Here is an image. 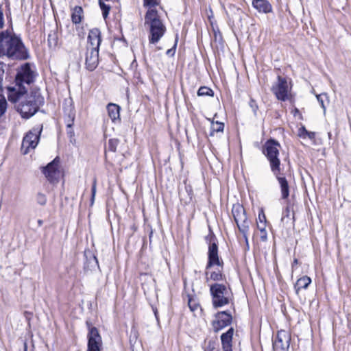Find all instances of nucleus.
I'll return each mask as SVG.
<instances>
[{
  "label": "nucleus",
  "mask_w": 351,
  "mask_h": 351,
  "mask_svg": "<svg viewBox=\"0 0 351 351\" xmlns=\"http://www.w3.org/2000/svg\"><path fill=\"white\" fill-rule=\"evenodd\" d=\"M34 72L29 64H26L22 71L17 73L14 86L7 87L8 100L12 103H19L16 105V110L25 119H29L35 114L43 103V97L37 92L32 93L22 100L23 95L27 92L25 84L29 85L34 82Z\"/></svg>",
  "instance_id": "f257e3e1"
},
{
  "label": "nucleus",
  "mask_w": 351,
  "mask_h": 351,
  "mask_svg": "<svg viewBox=\"0 0 351 351\" xmlns=\"http://www.w3.org/2000/svg\"><path fill=\"white\" fill-rule=\"evenodd\" d=\"M3 56L12 60H27L29 57L21 38L12 28L0 32V58Z\"/></svg>",
  "instance_id": "f03ea898"
},
{
  "label": "nucleus",
  "mask_w": 351,
  "mask_h": 351,
  "mask_svg": "<svg viewBox=\"0 0 351 351\" xmlns=\"http://www.w3.org/2000/svg\"><path fill=\"white\" fill-rule=\"evenodd\" d=\"M145 25L149 27V42L157 43L165 33L166 27L156 9H149L145 16Z\"/></svg>",
  "instance_id": "7ed1b4c3"
},
{
  "label": "nucleus",
  "mask_w": 351,
  "mask_h": 351,
  "mask_svg": "<svg viewBox=\"0 0 351 351\" xmlns=\"http://www.w3.org/2000/svg\"><path fill=\"white\" fill-rule=\"evenodd\" d=\"M210 293L214 308H217L228 304L232 300L230 287L223 284L215 283L210 286Z\"/></svg>",
  "instance_id": "20e7f679"
},
{
  "label": "nucleus",
  "mask_w": 351,
  "mask_h": 351,
  "mask_svg": "<svg viewBox=\"0 0 351 351\" xmlns=\"http://www.w3.org/2000/svg\"><path fill=\"white\" fill-rule=\"evenodd\" d=\"M280 147L281 145L278 141L272 138L267 140L263 147V153L269 160L273 173L280 171V160L278 158Z\"/></svg>",
  "instance_id": "39448f33"
},
{
  "label": "nucleus",
  "mask_w": 351,
  "mask_h": 351,
  "mask_svg": "<svg viewBox=\"0 0 351 351\" xmlns=\"http://www.w3.org/2000/svg\"><path fill=\"white\" fill-rule=\"evenodd\" d=\"M209 231V234L205 237V240L208 244L206 269H209L214 266H218L222 269L223 266V261L220 258L218 254L217 239L210 229Z\"/></svg>",
  "instance_id": "423d86ee"
},
{
  "label": "nucleus",
  "mask_w": 351,
  "mask_h": 351,
  "mask_svg": "<svg viewBox=\"0 0 351 351\" xmlns=\"http://www.w3.org/2000/svg\"><path fill=\"white\" fill-rule=\"evenodd\" d=\"M42 130L43 126L41 125L40 127L34 128L26 134L21 145V151L23 154H27L30 149H33L37 146Z\"/></svg>",
  "instance_id": "0eeeda50"
},
{
  "label": "nucleus",
  "mask_w": 351,
  "mask_h": 351,
  "mask_svg": "<svg viewBox=\"0 0 351 351\" xmlns=\"http://www.w3.org/2000/svg\"><path fill=\"white\" fill-rule=\"evenodd\" d=\"M88 329L87 351H101L102 347V339L98 329L91 326L89 321L86 322Z\"/></svg>",
  "instance_id": "6e6552de"
},
{
  "label": "nucleus",
  "mask_w": 351,
  "mask_h": 351,
  "mask_svg": "<svg viewBox=\"0 0 351 351\" xmlns=\"http://www.w3.org/2000/svg\"><path fill=\"white\" fill-rule=\"evenodd\" d=\"M64 113L65 116V123L66 124V133L70 138V142L73 143L75 141V133L73 125L75 118V110L71 100L69 101L68 105L65 104L64 106Z\"/></svg>",
  "instance_id": "1a4fd4ad"
},
{
  "label": "nucleus",
  "mask_w": 351,
  "mask_h": 351,
  "mask_svg": "<svg viewBox=\"0 0 351 351\" xmlns=\"http://www.w3.org/2000/svg\"><path fill=\"white\" fill-rule=\"evenodd\" d=\"M271 90L278 100L285 101L289 99L290 88L286 78L278 75L277 82L272 86Z\"/></svg>",
  "instance_id": "9d476101"
},
{
  "label": "nucleus",
  "mask_w": 351,
  "mask_h": 351,
  "mask_svg": "<svg viewBox=\"0 0 351 351\" xmlns=\"http://www.w3.org/2000/svg\"><path fill=\"white\" fill-rule=\"evenodd\" d=\"M215 320L212 326L215 332H218L224 328L230 326L232 322V316L228 311H219L215 315Z\"/></svg>",
  "instance_id": "9b49d317"
},
{
  "label": "nucleus",
  "mask_w": 351,
  "mask_h": 351,
  "mask_svg": "<svg viewBox=\"0 0 351 351\" xmlns=\"http://www.w3.org/2000/svg\"><path fill=\"white\" fill-rule=\"evenodd\" d=\"M291 337L285 330H279L276 339L273 342V351H288L289 348Z\"/></svg>",
  "instance_id": "f8f14e48"
},
{
  "label": "nucleus",
  "mask_w": 351,
  "mask_h": 351,
  "mask_svg": "<svg viewBox=\"0 0 351 351\" xmlns=\"http://www.w3.org/2000/svg\"><path fill=\"white\" fill-rule=\"evenodd\" d=\"M59 163V158L56 157L51 162L48 163L46 167L43 168L42 172L49 182H53L58 180L60 176V171L58 170Z\"/></svg>",
  "instance_id": "ddd939ff"
},
{
  "label": "nucleus",
  "mask_w": 351,
  "mask_h": 351,
  "mask_svg": "<svg viewBox=\"0 0 351 351\" xmlns=\"http://www.w3.org/2000/svg\"><path fill=\"white\" fill-rule=\"evenodd\" d=\"M99 50L95 48H86L85 66L90 71H94L98 66Z\"/></svg>",
  "instance_id": "4468645a"
},
{
  "label": "nucleus",
  "mask_w": 351,
  "mask_h": 351,
  "mask_svg": "<svg viewBox=\"0 0 351 351\" xmlns=\"http://www.w3.org/2000/svg\"><path fill=\"white\" fill-rule=\"evenodd\" d=\"M88 45L86 48H95L99 49L101 43V32L98 28L90 29L88 35Z\"/></svg>",
  "instance_id": "2eb2a0df"
},
{
  "label": "nucleus",
  "mask_w": 351,
  "mask_h": 351,
  "mask_svg": "<svg viewBox=\"0 0 351 351\" xmlns=\"http://www.w3.org/2000/svg\"><path fill=\"white\" fill-rule=\"evenodd\" d=\"M234 328L230 327L226 332L221 335V341L223 351H232V338Z\"/></svg>",
  "instance_id": "dca6fc26"
},
{
  "label": "nucleus",
  "mask_w": 351,
  "mask_h": 351,
  "mask_svg": "<svg viewBox=\"0 0 351 351\" xmlns=\"http://www.w3.org/2000/svg\"><path fill=\"white\" fill-rule=\"evenodd\" d=\"M252 4L260 13L268 14L272 12V5L267 0H252Z\"/></svg>",
  "instance_id": "f3484780"
},
{
  "label": "nucleus",
  "mask_w": 351,
  "mask_h": 351,
  "mask_svg": "<svg viewBox=\"0 0 351 351\" xmlns=\"http://www.w3.org/2000/svg\"><path fill=\"white\" fill-rule=\"evenodd\" d=\"M274 174L280 184L282 198L287 199L289 196V186L287 178L285 176H281L280 172Z\"/></svg>",
  "instance_id": "a211bd4d"
},
{
  "label": "nucleus",
  "mask_w": 351,
  "mask_h": 351,
  "mask_svg": "<svg viewBox=\"0 0 351 351\" xmlns=\"http://www.w3.org/2000/svg\"><path fill=\"white\" fill-rule=\"evenodd\" d=\"M237 226L240 231V232L243 234L246 243L248 242V233L250 230V225L251 223L250 221L247 219V217H245L243 219H240L238 222H236Z\"/></svg>",
  "instance_id": "6ab92c4d"
},
{
  "label": "nucleus",
  "mask_w": 351,
  "mask_h": 351,
  "mask_svg": "<svg viewBox=\"0 0 351 351\" xmlns=\"http://www.w3.org/2000/svg\"><path fill=\"white\" fill-rule=\"evenodd\" d=\"M107 111L109 117L111 119L112 122H115L117 120H120V107L117 104L110 103L107 105Z\"/></svg>",
  "instance_id": "aec40b11"
},
{
  "label": "nucleus",
  "mask_w": 351,
  "mask_h": 351,
  "mask_svg": "<svg viewBox=\"0 0 351 351\" xmlns=\"http://www.w3.org/2000/svg\"><path fill=\"white\" fill-rule=\"evenodd\" d=\"M232 213L235 222L247 217L245 208L240 204L233 206Z\"/></svg>",
  "instance_id": "412c9836"
},
{
  "label": "nucleus",
  "mask_w": 351,
  "mask_h": 351,
  "mask_svg": "<svg viewBox=\"0 0 351 351\" xmlns=\"http://www.w3.org/2000/svg\"><path fill=\"white\" fill-rule=\"evenodd\" d=\"M232 213L235 222L247 217L245 208L240 204L233 206Z\"/></svg>",
  "instance_id": "4be33fe9"
},
{
  "label": "nucleus",
  "mask_w": 351,
  "mask_h": 351,
  "mask_svg": "<svg viewBox=\"0 0 351 351\" xmlns=\"http://www.w3.org/2000/svg\"><path fill=\"white\" fill-rule=\"evenodd\" d=\"M311 282V279L307 276H304L299 278L294 285L295 293L298 294L301 289H306Z\"/></svg>",
  "instance_id": "5701e85b"
},
{
  "label": "nucleus",
  "mask_w": 351,
  "mask_h": 351,
  "mask_svg": "<svg viewBox=\"0 0 351 351\" xmlns=\"http://www.w3.org/2000/svg\"><path fill=\"white\" fill-rule=\"evenodd\" d=\"M208 269H206L205 271V276H206V281L208 282L209 280H212L213 281H221L223 279V274L222 272V269H217L215 271H213L210 273V276Z\"/></svg>",
  "instance_id": "b1692460"
},
{
  "label": "nucleus",
  "mask_w": 351,
  "mask_h": 351,
  "mask_svg": "<svg viewBox=\"0 0 351 351\" xmlns=\"http://www.w3.org/2000/svg\"><path fill=\"white\" fill-rule=\"evenodd\" d=\"M83 9L81 6H75L71 14V21L74 24H79L82 19Z\"/></svg>",
  "instance_id": "393cba45"
},
{
  "label": "nucleus",
  "mask_w": 351,
  "mask_h": 351,
  "mask_svg": "<svg viewBox=\"0 0 351 351\" xmlns=\"http://www.w3.org/2000/svg\"><path fill=\"white\" fill-rule=\"evenodd\" d=\"M223 129H224L223 123L219 122V121H216V122L213 121L211 123L210 132L209 135L210 136H214L215 132H222L223 131Z\"/></svg>",
  "instance_id": "a878e982"
},
{
  "label": "nucleus",
  "mask_w": 351,
  "mask_h": 351,
  "mask_svg": "<svg viewBox=\"0 0 351 351\" xmlns=\"http://www.w3.org/2000/svg\"><path fill=\"white\" fill-rule=\"evenodd\" d=\"M48 45L50 48H54L58 45V35L55 31H51L47 37Z\"/></svg>",
  "instance_id": "bb28decb"
},
{
  "label": "nucleus",
  "mask_w": 351,
  "mask_h": 351,
  "mask_svg": "<svg viewBox=\"0 0 351 351\" xmlns=\"http://www.w3.org/2000/svg\"><path fill=\"white\" fill-rule=\"evenodd\" d=\"M188 305L191 311H195L200 308L198 300L193 296L188 295Z\"/></svg>",
  "instance_id": "cd10ccee"
},
{
  "label": "nucleus",
  "mask_w": 351,
  "mask_h": 351,
  "mask_svg": "<svg viewBox=\"0 0 351 351\" xmlns=\"http://www.w3.org/2000/svg\"><path fill=\"white\" fill-rule=\"evenodd\" d=\"M138 339V332L134 327H132L130 330L129 341L132 348L137 343Z\"/></svg>",
  "instance_id": "c85d7f7f"
},
{
  "label": "nucleus",
  "mask_w": 351,
  "mask_h": 351,
  "mask_svg": "<svg viewBox=\"0 0 351 351\" xmlns=\"http://www.w3.org/2000/svg\"><path fill=\"white\" fill-rule=\"evenodd\" d=\"M119 144V140L118 138H110L108 140V145L106 147V152L110 151L112 152H116L117 147Z\"/></svg>",
  "instance_id": "c756f323"
},
{
  "label": "nucleus",
  "mask_w": 351,
  "mask_h": 351,
  "mask_svg": "<svg viewBox=\"0 0 351 351\" xmlns=\"http://www.w3.org/2000/svg\"><path fill=\"white\" fill-rule=\"evenodd\" d=\"M213 90L207 86H201L197 90L198 96H213Z\"/></svg>",
  "instance_id": "7c9ffc66"
},
{
  "label": "nucleus",
  "mask_w": 351,
  "mask_h": 351,
  "mask_svg": "<svg viewBox=\"0 0 351 351\" xmlns=\"http://www.w3.org/2000/svg\"><path fill=\"white\" fill-rule=\"evenodd\" d=\"M265 228H266L265 223H263V224H259L258 223H257V228L260 230V232H261L260 238H261V240L263 242H265L267 240V234L265 230Z\"/></svg>",
  "instance_id": "2f4dec72"
},
{
  "label": "nucleus",
  "mask_w": 351,
  "mask_h": 351,
  "mask_svg": "<svg viewBox=\"0 0 351 351\" xmlns=\"http://www.w3.org/2000/svg\"><path fill=\"white\" fill-rule=\"evenodd\" d=\"M99 4L100 8L102 11L103 17L104 19H106L109 14V12L110 10V6L109 5L105 4L102 0H99Z\"/></svg>",
  "instance_id": "473e14b6"
},
{
  "label": "nucleus",
  "mask_w": 351,
  "mask_h": 351,
  "mask_svg": "<svg viewBox=\"0 0 351 351\" xmlns=\"http://www.w3.org/2000/svg\"><path fill=\"white\" fill-rule=\"evenodd\" d=\"M160 2V0H143V6L154 9L153 8L158 5Z\"/></svg>",
  "instance_id": "72a5a7b5"
},
{
  "label": "nucleus",
  "mask_w": 351,
  "mask_h": 351,
  "mask_svg": "<svg viewBox=\"0 0 351 351\" xmlns=\"http://www.w3.org/2000/svg\"><path fill=\"white\" fill-rule=\"evenodd\" d=\"M7 109V101L5 97L0 94V117L2 116Z\"/></svg>",
  "instance_id": "f704fd0d"
},
{
  "label": "nucleus",
  "mask_w": 351,
  "mask_h": 351,
  "mask_svg": "<svg viewBox=\"0 0 351 351\" xmlns=\"http://www.w3.org/2000/svg\"><path fill=\"white\" fill-rule=\"evenodd\" d=\"M317 99L321 107L324 109V111H326V106L324 105V100L328 99V96L326 93H322L319 95H316Z\"/></svg>",
  "instance_id": "c9c22d12"
},
{
  "label": "nucleus",
  "mask_w": 351,
  "mask_h": 351,
  "mask_svg": "<svg viewBox=\"0 0 351 351\" xmlns=\"http://www.w3.org/2000/svg\"><path fill=\"white\" fill-rule=\"evenodd\" d=\"M36 199V202L41 206H45L47 203V197L42 193H38Z\"/></svg>",
  "instance_id": "e433bc0d"
},
{
  "label": "nucleus",
  "mask_w": 351,
  "mask_h": 351,
  "mask_svg": "<svg viewBox=\"0 0 351 351\" xmlns=\"http://www.w3.org/2000/svg\"><path fill=\"white\" fill-rule=\"evenodd\" d=\"M96 189H97V179L95 178L93 179V185H92V188H91V199H90L91 204H93V203H94L95 197V194H96Z\"/></svg>",
  "instance_id": "4c0bfd02"
},
{
  "label": "nucleus",
  "mask_w": 351,
  "mask_h": 351,
  "mask_svg": "<svg viewBox=\"0 0 351 351\" xmlns=\"http://www.w3.org/2000/svg\"><path fill=\"white\" fill-rule=\"evenodd\" d=\"M90 259L89 261V265H88L87 267L90 266L91 268H94L96 266L99 267L97 257L95 255H93L91 253H90Z\"/></svg>",
  "instance_id": "58836bf2"
},
{
  "label": "nucleus",
  "mask_w": 351,
  "mask_h": 351,
  "mask_svg": "<svg viewBox=\"0 0 351 351\" xmlns=\"http://www.w3.org/2000/svg\"><path fill=\"white\" fill-rule=\"evenodd\" d=\"M258 219V221L257 223L259 224L266 223V217L263 210L259 212Z\"/></svg>",
  "instance_id": "ea45409f"
},
{
  "label": "nucleus",
  "mask_w": 351,
  "mask_h": 351,
  "mask_svg": "<svg viewBox=\"0 0 351 351\" xmlns=\"http://www.w3.org/2000/svg\"><path fill=\"white\" fill-rule=\"evenodd\" d=\"M4 9L3 8V4L0 5V29L3 27L4 25Z\"/></svg>",
  "instance_id": "a19ab883"
},
{
  "label": "nucleus",
  "mask_w": 351,
  "mask_h": 351,
  "mask_svg": "<svg viewBox=\"0 0 351 351\" xmlns=\"http://www.w3.org/2000/svg\"><path fill=\"white\" fill-rule=\"evenodd\" d=\"M249 105H250V108H252V110H253L254 114H256V111L258 110V105H257L256 101L254 99H251L249 102Z\"/></svg>",
  "instance_id": "79ce46f5"
},
{
  "label": "nucleus",
  "mask_w": 351,
  "mask_h": 351,
  "mask_svg": "<svg viewBox=\"0 0 351 351\" xmlns=\"http://www.w3.org/2000/svg\"><path fill=\"white\" fill-rule=\"evenodd\" d=\"M307 132H308V130H306V129L305 128L304 126H302L298 130V135H299V136L301 137V138H305L306 137Z\"/></svg>",
  "instance_id": "37998d69"
},
{
  "label": "nucleus",
  "mask_w": 351,
  "mask_h": 351,
  "mask_svg": "<svg viewBox=\"0 0 351 351\" xmlns=\"http://www.w3.org/2000/svg\"><path fill=\"white\" fill-rule=\"evenodd\" d=\"M289 214H290V210H289V208L287 206L283 211V213H282L283 216H282L281 220L283 221L284 219L285 218V217H288L289 216Z\"/></svg>",
  "instance_id": "c03bdc74"
},
{
  "label": "nucleus",
  "mask_w": 351,
  "mask_h": 351,
  "mask_svg": "<svg viewBox=\"0 0 351 351\" xmlns=\"http://www.w3.org/2000/svg\"><path fill=\"white\" fill-rule=\"evenodd\" d=\"M215 342L209 341L208 345L207 348H206L205 351H213L215 348Z\"/></svg>",
  "instance_id": "a18cd8bd"
},
{
  "label": "nucleus",
  "mask_w": 351,
  "mask_h": 351,
  "mask_svg": "<svg viewBox=\"0 0 351 351\" xmlns=\"http://www.w3.org/2000/svg\"><path fill=\"white\" fill-rule=\"evenodd\" d=\"M306 137L311 140L314 139L315 138V132L308 131L306 134Z\"/></svg>",
  "instance_id": "49530a36"
},
{
  "label": "nucleus",
  "mask_w": 351,
  "mask_h": 351,
  "mask_svg": "<svg viewBox=\"0 0 351 351\" xmlns=\"http://www.w3.org/2000/svg\"><path fill=\"white\" fill-rule=\"evenodd\" d=\"M176 43H175L174 46L173 48L167 50V55H170V54H174L175 53V51H176Z\"/></svg>",
  "instance_id": "de8ad7c7"
},
{
  "label": "nucleus",
  "mask_w": 351,
  "mask_h": 351,
  "mask_svg": "<svg viewBox=\"0 0 351 351\" xmlns=\"http://www.w3.org/2000/svg\"><path fill=\"white\" fill-rule=\"evenodd\" d=\"M4 66H5V64L3 62H0V73H1V76H2V77L4 73V70H3Z\"/></svg>",
  "instance_id": "09e8293b"
},
{
  "label": "nucleus",
  "mask_w": 351,
  "mask_h": 351,
  "mask_svg": "<svg viewBox=\"0 0 351 351\" xmlns=\"http://www.w3.org/2000/svg\"><path fill=\"white\" fill-rule=\"evenodd\" d=\"M298 259H297V258H295V259L293 260V264H292V267L293 268V267H294V265H297V264H298Z\"/></svg>",
  "instance_id": "8fccbe9b"
},
{
  "label": "nucleus",
  "mask_w": 351,
  "mask_h": 351,
  "mask_svg": "<svg viewBox=\"0 0 351 351\" xmlns=\"http://www.w3.org/2000/svg\"><path fill=\"white\" fill-rule=\"evenodd\" d=\"M24 351H27V344L25 343L24 344Z\"/></svg>",
  "instance_id": "3c124183"
},
{
  "label": "nucleus",
  "mask_w": 351,
  "mask_h": 351,
  "mask_svg": "<svg viewBox=\"0 0 351 351\" xmlns=\"http://www.w3.org/2000/svg\"><path fill=\"white\" fill-rule=\"evenodd\" d=\"M38 224H39L40 226H41V225H42V223H43V221H42V220H40V219H39V220L38 221Z\"/></svg>",
  "instance_id": "603ef678"
}]
</instances>
